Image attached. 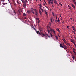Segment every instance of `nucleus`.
<instances>
[{
	"label": "nucleus",
	"instance_id": "8fccbe9b",
	"mask_svg": "<svg viewBox=\"0 0 76 76\" xmlns=\"http://www.w3.org/2000/svg\"><path fill=\"white\" fill-rule=\"evenodd\" d=\"M25 1H26L25 2H27V3H28V1H27V0H25Z\"/></svg>",
	"mask_w": 76,
	"mask_h": 76
},
{
	"label": "nucleus",
	"instance_id": "de8ad7c7",
	"mask_svg": "<svg viewBox=\"0 0 76 76\" xmlns=\"http://www.w3.org/2000/svg\"><path fill=\"white\" fill-rule=\"evenodd\" d=\"M59 16H60V17L61 18V14L59 15Z\"/></svg>",
	"mask_w": 76,
	"mask_h": 76
},
{
	"label": "nucleus",
	"instance_id": "09e8293b",
	"mask_svg": "<svg viewBox=\"0 0 76 76\" xmlns=\"http://www.w3.org/2000/svg\"><path fill=\"white\" fill-rule=\"evenodd\" d=\"M39 21H38V26H39Z\"/></svg>",
	"mask_w": 76,
	"mask_h": 76
},
{
	"label": "nucleus",
	"instance_id": "72a5a7b5",
	"mask_svg": "<svg viewBox=\"0 0 76 76\" xmlns=\"http://www.w3.org/2000/svg\"><path fill=\"white\" fill-rule=\"evenodd\" d=\"M67 28L68 29H69V30L70 29L69 27V26H67Z\"/></svg>",
	"mask_w": 76,
	"mask_h": 76
},
{
	"label": "nucleus",
	"instance_id": "13d9d810",
	"mask_svg": "<svg viewBox=\"0 0 76 76\" xmlns=\"http://www.w3.org/2000/svg\"><path fill=\"white\" fill-rule=\"evenodd\" d=\"M51 23H50V26H51Z\"/></svg>",
	"mask_w": 76,
	"mask_h": 76
},
{
	"label": "nucleus",
	"instance_id": "5701e85b",
	"mask_svg": "<svg viewBox=\"0 0 76 76\" xmlns=\"http://www.w3.org/2000/svg\"><path fill=\"white\" fill-rule=\"evenodd\" d=\"M34 10L32 8H31V11L33 12Z\"/></svg>",
	"mask_w": 76,
	"mask_h": 76
},
{
	"label": "nucleus",
	"instance_id": "f257e3e1",
	"mask_svg": "<svg viewBox=\"0 0 76 76\" xmlns=\"http://www.w3.org/2000/svg\"><path fill=\"white\" fill-rule=\"evenodd\" d=\"M39 35H41L42 37H44V36H45V37L47 36L49 37V38H50V36H48V34L47 33H45V34H44L43 32H41V33H39Z\"/></svg>",
	"mask_w": 76,
	"mask_h": 76
},
{
	"label": "nucleus",
	"instance_id": "20e7f679",
	"mask_svg": "<svg viewBox=\"0 0 76 76\" xmlns=\"http://www.w3.org/2000/svg\"><path fill=\"white\" fill-rule=\"evenodd\" d=\"M26 3H23V6L24 8H26Z\"/></svg>",
	"mask_w": 76,
	"mask_h": 76
},
{
	"label": "nucleus",
	"instance_id": "aec40b11",
	"mask_svg": "<svg viewBox=\"0 0 76 76\" xmlns=\"http://www.w3.org/2000/svg\"><path fill=\"white\" fill-rule=\"evenodd\" d=\"M21 1H22V2H23V3H26V2H25L24 1V0H21Z\"/></svg>",
	"mask_w": 76,
	"mask_h": 76
},
{
	"label": "nucleus",
	"instance_id": "b1692460",
	"mask_svg": "<svg viewBox=\"0 0 76 76\" xmlns=\"http://www.w3.org/2000/svg\"><path fill=\"white\" fill-rule=\"evenodd\" d=\"M13 5H15V6H16V3H15V2H14L13 3Z\"/></svg>",
	"mask_w": 76,
	"mask_h": 76
},
{
	"label": "nucleus",
	"instance_id": "2f4dec72",
	"mask_svg": "<svg viewBox=\"0 0 76 76\" xmlns=\"http://www.w3.org/2000/svg\"><path fill=\"white\" fill-rule=\"evenodd\" d=\"M72 32L74 33V34H75V31H72Z\"/></svg>",
	"mask_w": 76,
	"mask_h": 76
},
{
	"label": "nucleus",
	"instance_id": "7c9ffc66",
	"mask_svg": "<svg viewBox=\"0 0 76 76\" xmlns=\"http://www.w3.org/2000/svg\"><path fill=\"white\" fill-rule=\"evenodd\" d=\"M48 0V4H50V0Z\"/></svg>",
	"mask_w": 76,
	"mask_h": 76
},
{
	"label": "nucleus",
	"instance_id": "f03ea898",
	"mask_svg": "<svg viewBox=\"0 0 76 76\" xmlns=\"http://www.w3.org/2000/svg\"><path fill=\"white\" fill-rule=\"evenodd\" d=\"M49 28H50V30H49L48 29H47V31L48 32H50L51 31H53V32L54 33V34H56V33H55V31H54L53 29H51L50 26Z\"/></svg>",
	"mask_w": 76,
	"mask_h": 76
},
{
	"label": "nucleus",
	"instance_id": "37998d69",
	"mask_svg": "<svg viewBox=\"0 0 76 76\" xmlns=\"http://www.w3.org/2000/svg\"><path fill=\"white\" fill-rule=\"evenodd\" d=\"M34 30H35V31H37V30H36L35 28H34Z\"/></svg>",
	"mask_w": 76,
	"mask_h": 76
},
{
	"label": "nucleus",
	"instance_id": "a18cd8bd",
	"mask_svg": "<svg viewBox=\"0 0 76 76\" xmlns=\"http://www.w3.org/2000/svg\"><path fill=\"white\" fill-rule=\"evenodd\" d=\"M41 10L42 11V12H44V10H42V9H41Z\"/></svg>",
	"mask_w": 76,
	"mask_h": 76
},
{
	"label": "nucleus",
	"instance_id": "bf43d9fd",
	"mask_svg": "<svg viewBox=\"0 0 76 76\" xmlns=\"http://www.w3.org/2000/svg\"><path fill=\"white\" fill-rule=\"evenodd\" d=\"M19 13L20 14V11H19Z\"/></svg>",
	"mask_w": 76,
	"mask_h": 76
},
{
	"label": "nucleus",
	"instance_id": "6e6d98bb",
	"mask_svg": "<svg viewBox=\"0 0 76 76\" xmlns=\"http://www.w3.org/2000/svg\"><path fill=\"white\" fill-rule=\"evenodd\" d=\"M24 19H27V18H26V17H25V18H24Z\"/></svg>",
	"mask_w": 76,
	"mask_h": 76
},
{
	"label": "nucleus",
	"instance_id": "4c0bfd02",
	"mask_svg": "<svg viewBox=\"0 0 76 76\" xmlns=\"http://www.w3.org/2000/svg\"><path fill=\"white\" fill-rule=\"evenodd\" d=\"M52 19H53V18L50 19V20H51V22H53V21H52Z\"/></svg>",
	"mask_w": 76,
	"mask_h": 76
},
{
	"label": "nucleus",
	"instance_id": "0e129e2a",
	"mask_svg": "<svg viewBox=\"0 0 76 76\" xmlns=\"http://www.w3.org/2000/svg\"><path fill=\"white\" fill-rule=\"evenodd\" d=\"M50 0V1H52V0Z\"/></svg>",
	"mask_w": 76,
	"mask_h": 76
},
{
	"label": "nucleus",
	"instance_id": "39448f33",
	"mask_svg": "<svg viewBox=\"0 0 76 76\" xmlns=\"http://www.w3.org/2000/svg\"><path fill=\"white\" fill-rule=\"evenodd\" d=\"M64 43H65V44H66V45H68L69 46H70V44L69 43H67L66 42H65V41L64 42Z\"/></svg>",
	"mask_w": 76,
	"mask_h": 76
},
{
	"label": "nucleus",
	"instance_id": "e2e57ef3",
	"mask_svg": "<svg viewBox=\"0 0 76 76\" xmlns=\"http://www.w3.org/2000/svg\"><path fill=\"white\" fill-rule=\"evenodd\" d=\"M62 44H63V45H64V43H62Z\"/></svg>",
	"mask_w": 76,
	"mask_h": 76
},
{
	"label": "nucleus",
	"instance_id": "7ed1b4c3",
	"mask_svg": "<svg viewBox=\"0 0 76 76\" xmlns=\"http://www.w3.org/2000/svg\"><path fill=\"white\" fill-rule=\"evenodd\" d=\"M63 48L65 49H67V46L66 45H63V48Z\"/></svg>",
	"mask_w": 76,
	"mask_h": 76
},
{
	"label": "nucleus",
	"instance_id": "bb28decb",
	"mask_svg": "<svg viewBox=\"0 0 76 76\" xmlns=\"http://www.w3.org/2000/svg\"><path fill=\"white\" fill-rule=\"evenodd\" d=\"M17 3L18 4H20L19 2L18 1H17Z\"/></svg>",
	"mask_w": 76,
	"mask_h": 76
},
{
	"label": "nucleus",
	"instance_id": "774afa93",
	"mask_svg": "<svg viewBox=\"0 0 76 76\" xmlns=\"http://www.w3.org/2000/svg\"><path fill=\"white\" fill-rule=\"evenodd\" d=\"M75 4V6H76V3H75V4Z\"/></svg>",
	"mask_w": 76,
	"mask_h": 76
},
{
	"label": "nucleus",
	"instance_id": "5fc2aeb1",
	"mask_svg": "<svg viewBox=\"0 0 76 76\" xmlns=\"http://www.w3.org/2000/svg\"><path fill=\"white\" fill-rule=\"evenodd\" d=\"M39 8H40V9H42V8H41V7H39Z\"/></svg>",
	"mask_w": 76,
	"mask_h": 76
},
{
	"label": "nucleus",
	"instance_id": "338daca9",
	"mask_svg": "<svg viewBox=\"0 0 76 76\" xmlns=\"http://www.w3.org/2000/svg\"><path fill=\"white\" fill-rule=\"evenodd\" d=\"M74 53H76V52H74Z\"/></svg>",
	"mask_w": 76,
	"mask_h": 76
},
{
	"label": "nucleus",
	"instance_id": "f3484780",
	"mask_svg": "<svg viewBox=\"0 0 76 76\" xmlns=\"http://www.w3.org/2000/svg\"><path fill=\"white\" fill-rule=\"evenodd\" d=\"M27 13H31V11L28 10L27 11Z\"/></svg>",
	"mask_w": 76,
	"mask_h": 76
},
{
	"label": "nucleus",
	"instance_id": "052dcab7",
	"mask_svg": "<svg viewBox=\"0 0 76 76\" xmlns=\"http://www.w3.org/2000/svg\"><path fill=\"white\" fill-rule=\"evenodd\" d=\"M36 12V13H38V12Z\"/></svg>",
	"mask_w": 76,
	"mask_h": 76
},
{
	"label": "nucleus",
	"instance_id": "9b49d317",
	"mask_svg": "<svg viewBox=\"0 0 76 76\" xmlns=\"http://www.w3.org/2000/svg\"><path fill=\"white\" fill-rule=\"evenodd\" d=\"M63 45L62 44H60V47L61 48H63Z\"/></svg>",
	"mask_w": 76,
	"mask_h": 76
},
{
	"label": "nucleus",
	"instance_id": "58836bf2",
	"mask_svg": "<svg viewBox=\"0 0 76 76\" xmlns=\"http://www.w3.org/2000/svg\"><path fill=\"white\" fill-rule=\"evenodd\" d=\"M39 5V6H40V7H42V5L41 4H39V5Z\"/></svg>",
	"mask_w": 76,
	"mask_h": 76
},
{
	"label": "nucleus",
	"instance_id": "ddd939ff",
	"mask_svg": "<svg viewBox=\"0 0 76 76\" xmlns=\"http://www.w3.org/2000/svg\"><path fill=\"white\" fill-rule=\"evenodd\" d=\"M56 23H57V22L59 23L60 22V21L59 20H56Z\"/></svg>",
	"mask_w": 76,
	"mask_h": 76
},
{
	"label": "nucleus",
	"instance_id": "cd10ccee",
	"mask_svg": "<svg viewBox=\"0 0 76 76\" xmlns=\"http://www.w3.org/2000/svg\"><path fill=\"white\" fill-rule=\"evenodd\" d=\"M36 19L38 20L39 21H40L39 20V19L38 18H37Z\"/></svg>",
	"mask_w": 76,
	"mask_h": 76
},
{
	"label": "nucleus",
	"instance_id": "0eeeda50",
	"mask_svg": "<svg viewBox=\"0 0 76 76\" xmlns=\"http://www.w3.org/2000/svg\"><path fill=\"white\" fill-rule=\"evenodd\" d=\"M71 6L72 7H73V8H74V9H75V6H74V5H73L72 4H71Z\"/></svg>",
	"mask_w": 76,
	"mask_h": 76
},
{
	"label": "nucleus",
	"instance_id": "4d7b16f0",
	"mask_svg": "<svg viewBox=\"0 0 76 76\" xmlns=\"http://www.w3.org/2000/svg\"><path fill=\"white\" fill-rule=\"evenodd\" d=\"M56 19H57V16H56Z\"/></svg>",
	"mask_w": 76,
	"mask_h": 76
},
{
	"label": "nucleus",
	"instance_id": "412c9836",
	"mask_svg": "<svg viewBox=\"0 0 76 76\" xmlns=\"http://www.w3.org/2000/svg\"><path fill=\"white\" fill-rule=\"evenodd\" d=\"M23 17L26 16V14H25V13H24L23 14Z\"/></svg>",
	"mask_w": 76,
	"mask_h": 76
},
{
	"label": "nucleus",
	"instance_id": "c756f323",
	"mask_svg": "<svg viewBox=\"0 0 76 76\" xmlns=\"http://www.w3.org/2000/svg\"><path fill=\"white\" fill-rule=\"evenodd\" d=\"M50 3L51 4H53V2L52 1H50Z\"/></svg>",
	"mask_w": 76,
	"mask_h": 76
},
{
	"label": "nucleus",
	"instance_id": "dca6fc26",
	"mask_svg": "<svg viewBox=\"0 0 76 76\" xmlns=\"http://www.w3.org/2000/svg\"><path fill=\"white\" fill-rule=\"evenodd\" d=\"M56 30H57V31H58V32L60 33V30L58 29V28L56 29Z\"/></svg>",
	"mask_w": 76,
	"mask_h": 76
},
{
	"label": "nucleus",
	"instance_id": "c9c22d12",
	"mask_svg": "<svg viewBox=\"0 0 76 76\" xmlns=\"http://www.w3.org/2000/svg\"><path fill=\"white\" fill-rule=\"evenodd\" d=\"M7 4V3H3V5H6V4Z\"/></svg>",
	"mask_w": 76,
	"mask_h": 76
},
{
	"label": "nucleus",
	"instance_id": "423d86ee",
	"mask_svg": "<svg viewBox=\"0 0 76 76\" xmlns=\"http://www.w3.org/2000/svg\"><path fill=\"white\" fill-rule=\"evenodd\" d=\"M39 30L40 31H43V29L41 28V27H39Z\"/></svg>",
	"mask_w": 76,
	"mask_h": 76
},
{
	"label": "nucleus",
	"instance_id": "79ce46f5",
	"mask_svg": "<svg viewBox=\"0 0 76 76\" xmlns=\"http://www.w3.org/2000/svg\"><path fill=\"white\" fill-rule=\"evenodd\" d=\"M31 12L33 14H35V13H34V12L33 11H31Z\"/></svg>",
	"mask_w": 76,
	"mask_h": 76
},
{
	"label": "nucleus",
	"instance_id": "e433bc0d",
	"mask_svg": "<svg viewBox=\"0 0 76 76\" xmlns=\"http://www.w3.org/2000/svg\"><path fill=\"white\" fill-rule=\"evenodd\" d=\"M34 12H37V10H36V9H34Z\"/></svg>",
	"mask_w": 76,
	"mask_h": 76
},
{
	"label": "nucleus",
	"instance_id": "ea45409f",
	"mask_svg": "<svg viewBox=\"0 0 76 76\" xmlns=\"http://www.w3.org/2000/svg\"><path fill=\"white\" fill-rule=\"evenodd\" d=\"M59 4H60V5H61V6H62V4L61 3H59Z\"/></svg>",
	"mask_w": 76,
	"mask_h": 76
},
{
	"label": "nucleus",
	"instance_id": "3c124183",
	"mask_svg": "<svg viewBox=\"0 0 76 76\" xmlns=\"http://www.w3.org/2000/svg\"><path fill=\"white\" fill-rule=\"evenodd\" d=\"M44 2H45V3L46 4V2H45V1L44 0Z\"/></svg>",
	"mask_w": 76,
	"mask_h": 76
},
{
	"label": "nucleus",
	"instance_id": "a19ab883",
	"mask_svg": "<svg viewBox=\"0 0 76 76\" xmlns=\"http://www.w3.org/2000/svg\"><path fill=\"white\" fill-rule=\"evenodd\" d=\"M73 49L74 50V51H73V52H75V49Z\"/></svg>",
	"mask_w": 76,
	"mask_h": 76
},
{
	"label": "nucleus",
	"instance_id": "c85d7f7f",
	"mask_svg": "<svg viewBox=\"0 0 76 76\" xmlns=\"http://www.w3.org/2000/svg\"><path fill=\"white\" fill-rule=\"evenodd\" d=\"M13 12H14V13H15V15L16 14V13L15 11V10H13Z\"/></svg>",
	"mask_w": 76,
	"mask_h": 76
},
{
	"label": "nucleus",
	"instance_id": "4be33fe9",
	"mask_svg": "<svg viewBox=\"0 0 76 76\" xmlns=\"http://www.w3.org/2000/svg\"><path fill=\"white\" fill-rule=\"evenodd\" d=\"M54 3L55 4L58 3H57V1H54Z\"/></svg>",
	"mask_w": 76,
	"mask_h": 76
},
{
	"label": "nucleus",
	"instance_id": "c03bdc74",
	"mask_svg": "<svg viewBox=\"0 0 76 76\" xmlns=\"http://www.w3.org/2000/svg\"><path fill=\"white\" fill-rule=\"evenodd\" d=\"M74 38H75V39L76 40V37H74Z\"/></svg>",
	"mask_w": 76,
	"mask_h": 76
},
{
	"label": "nucleus",
	"instance_id": "2eb2a0df",
	"mask_svg": "<svg viewBox=\"0 0 76 76\" xmlns=\"http://www.w3.org/2000/svg\"><path fill=\"white\" fill-rule=\"evenodd\" d=\"M45 13L46 14V15H47V13L46 12V11L45 10Z\"/></svg>",
	"mask_w": 76,
	"mask_h": 76
},
{
	"label": "nucleus",
	"instance_id": "6ab92c4d",
	"mask_svg": "<svg viewBox=\"0 0 76 76\" xmlns=\"http://www.w3.org/2000/svg\"><path fill=\"white\" fill-rule=\"evenodd\" d=\"M68 8H69L70 10H71V7L69 5H68Z\"/></svg>",
	"mask_w": 76,
	"mask_h": 76
},
{
	"label": "nucleus",
	"instance_id": "603ef678",
	"mask_svg": "<svg viewBox=\"0 0 76 76\" xmlns=\"http://www.w3.org/2000/svg\"><path fill=\"white\" fill-rule=\"evenodd\" d=\"M55 4H57V5L58 6V3H55Z\"/></svg>",
	"mask_w": 76,
	"mask_h": 76
},
{
	"label": "nucleus",
	"instance_id": "f704fd0d",
	"mask_svg": "<svg viewBox=\"0 0 76 76\" xmlns=\"http://www.w3.org/2000/svg\"><path fill=\"white\" fill-rule=\"evenodd\" d=\"M52 14H53V16H54L55 15H54V14L53 12H52Z\"/></svg>",
	"mask_w": 76,
	"mask_h": 76
},
{
	"label": "nucleus",
	"instance_id": "49530a36",
	"mask_svg": "<svg viewBox=\"0 0 76 76\" xmlns=\"http://www.w3.org/2000/svg\"><path fill=\"white\" fill-rule=\"evenodd\" d=\"M1 1H2V2H4V0H1Z\"/></svg>",
	"mask_w": 76,
	"mask_h": 76
},
{
	"label": "nucleus",
	"instance_id": "1a4fd4ad",
	"mask_svg": "<svg viewBox=\"0 0 76 76\" xmlns=\"http://www.w3.org/2000/svg\"><path fill=\"white\" fill-rule=\"evenodd\" d=\"M72 29H73V30H74V31H75V27L74 26H72Z\"/></svg>",
	"mask_w": 76,
	"mask_h": 76
},
{
	"label": "nucleus",
	"instance_id": "864d4df0",
	"mask_svg": "<svg viewBox=\"0 0 76 76\" xmlns=\"http://www.w3.org/2000/svg\"><path fill=\"white\" fill-rule=\"evenodd\" d=\"M74 45H75V46L76 47V44H74Z\"/></svg>",
	"mask_w": 76,
	"mask_h": 76
},
{
	"label": "nucleus",
	"instance_id": "69168bd1",
	"mask_svg": "<svg viewBox=\"0 0 76 76\" xmlns=\"http://www.w3.org/2000/svg\"><path fill=\"white\" fill-rule=\"evenodd\" d=\"M48 34H49L50 32L49 31H48Z\"/></svg>",
	"mask_w": 76,
	"mask_h": 76
},
{
	"label": "nucleus",
	"instance_id": "4468645a",
	"mask_svg": "<svg viewBox=\"0 0 76 76\" xmlns=\"http://www.w3.org/2000/svg\"><path fill=\"white\" fill-rule=\"evenodd\" d=\"M73 2H74V4H76V2H75V0H72Z\"/></svg>",
	"mask_w": 76,
	"mask_h": 76
},
{
	"label": "nucleus",
	"instance_id": "393cba45",
	"mask_svg": "<svg viewBox=\"0 0 76 76\" xmlns=\"http://www.w3.org/2000/svg\"><path fill=\"white\" fill-rule=\"evenodd\" d=\"M44 5H45V7L47 9H48V8L47 7H46V6H45V3H44Z\"/></svg>",
	"mask_w": 76,
	"mask_h": 76
},
{
	"label": "nucleus",
	"instance_id": "a211bd4d",
	"mask_svg": "<svg viewBox=\"0 0 76 76\" xmlns=\"http://www.w3.org/2000/svg\"><path fill=\"white\" fill-rule=\"evenodd\" d=\"M72 58L73 59L74 58L75 59V60H76V58L75 57V56H74L72 57Z\"/></svg>",
	"mask_w": 76,
	"mask_h": 76
},
{
	"label": "nucleus",
	"instance_id": "f8f14e48",
	"mask_svg": "<svg viewBox=\"0 0 76 76\" xmlns=\"http://www.w3.org/2000/svg\"><path fill=\"white\" fill-rule=\"evenodd\" d=\"M63 37H63V38L62 39V40L64 42H65V38L64 37V36H63Z\"/></svg>",
	"mask_w": 76,
	"mask_h": 76
},
{
	"label": "nucleus",
	"instance_id": "680f3d73",
	"mask_svg": "<svg viewBox=\"0 0 76 76\" xmlns=\"http://www.w3.org/2000/svg\"><path fill=\"white\" fill-rule=\"evenodd\" d=\"M50 36H53V35H52V34H50Z\"/></svg>",
	"mask_w": 76,
	"mask_h": 76
},
{
	"label": "nucleus",
	"instance_id": "a878e982",
	"mask_svg": "<svg viewBox=\"0 0 76 76\" xmlns=\"http://www.w3.org/2000/svg\"><path fill=\"white\" fill-rule=\"evenodd\" d=\"M39 13H40V14L41 15L42 12L41 11V10H39Z\"/></svg>",
	"mask_w": 76,
	"mask_h": 76
},
{
	"label": "nucleus",
	"instance_id": "6e6552de",
	"mask_svg": "<svg viewBox=\"0 0 76 76\" xmlns=\"http://www.w3.org/2000/svg\"><path fill=\"white\" fill-rule=\"evenodd\" d=\"M36 33H37V34H39V33H41V32H39V31H36Z\"/></svg>",
	"mask_w": 76,
	"mask_h": 76
},
{
	"label": "nucleus",
	"instance_id": "473e14b6",
	"mask_svg": "<svg viewBox=\"0 0 76 76\" xmlns=\"http://www.w3.org/2000/svg\"><path fill=\"white\" fill-rule=\"evenodd\" d=\"M55 38H56L57 39H58V36H55Z\"/></svg>",
	"mask_w": 76,
	"mask_h": 76
},
{
	"label": "nucleus",
	"instance_id": "9d476101",
	"mask_svg": "<svg viewBox=\"0 0 76 76\" xmlns=\"http://www.w3.org/2000/svg\"><path fill=\"white\" fill-rule=\"evenodd\" d=\"M38 13H36L34 14L36 15V17H37V15H38Z\"/></svg>",
	"mask_w": 76,
	"mask_h": 76
}]
</instances>
